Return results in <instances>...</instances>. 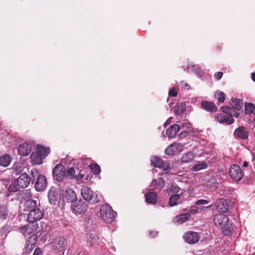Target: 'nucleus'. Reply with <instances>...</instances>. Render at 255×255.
Segmentation results:
<instances>
[{"label": "nucleus", "mask_w": 255, "mask_h": 255, "mask_svg": "<svg viewBox=\"0 0 255 255\" xmlns=\"http://www.w3.org/2000/svg\"><path fill=\"white\" fill-rule=\"evenodd\" d=\"M24 210L28 212L27 221L34 223L41 220L44 216V212L38 200L29 199L24 203Z\"/></svg>", "instance_id": "obj_1"}, {"label": "nucleus", "mask_w": 255, "mask_h": 255, "mask_svg": "<svg viewBox=\"0 0 255 255\" xmlns=\"http://www.w3.org/2000/svg\"><path fill=\"white\" fill-rule=\"evenodd\" d=\"M30 179L26 173H23L9 186L8 190L10 192H16L19 188L27 187L30 183Z\"/></svg>", "instance_id": "obj_2"}, {"label": "nucleus", "mask_w": 255, "mask_h": 255, "mask_svg": "<svg viewBox=\"0 0 255 255\" xmlns=\"http://www.w3.org/2000/svg\"><path fill=\"white\" fill-rule=\"evenodd\" d=\"M81 196L83 199L87 201H91L93 204H96L100 201L101 197L97 195L90 188L84 187L81 189Z\"/></svg>", "instance_id": "obj_3"}, {"label": "nucleus", "mask_w": 255, "mask_h": 255, "mask_svg": "<svg viewBox=\"0 0 255 255\" xmlns=\"http://www.w3.org/2000/svg\"><path fill=\"white\" fill-rule=\"evenodd\" d=\"M100 216L106 223H111L114 219V211L108 205H103L100 210Z\"/></svg>", "instance_id": "obj_4"}, {"label": "nucleus", "mask_w": 255, "mask_h": 255, "mask_svg": "<svg viewBox=\"0 0 255 255\" xmlns=\"http://www.w3.org/2000/svg\"><path fill=\"white\" fill-rule=\"evenodd\" d=\"M214 222L217 226H220L223 230L228 231L230 228L229 218L224 214H219L215 215Z\"/></svg>", "instance_id": "obj_5"}, {"label": "nucleus", "mask_w": 255, "mask_h": 255, "mask_svg": "<svg viewBox=\"0 0 255 255\" xmlns=\"http://www.w3.org/2000/svg\"><path fill=\"white\" fill-rule=\"evenodd\" d=\"M151 163L154 167L162 170L165 173H167L170 171V168L169 163L163 161L158 157L155 156L152 157L151 158Z\"/></svg>", "instance_id": "obj_6"}, {"label": "nucleus", "mask_w": 255, "mask_h": 255, "mask_svg": "<svg viewBox=\"0 0 255 255\" xmlns=\"http://www.w3.org/2000/svg\"><path fill=\"white\" fill-rule=\"evenodd\" d=\"M67 242L65 238L61 237H58L53 240L52 242V247L55 251L62 253L63 255L65 251Z\"/></svg>", "instance_id": "obj_7"}, {"label": "nucleus", "mask_w": 255, "mask_h": 255, "mask_svg": "<svg viewBox=\"0 0 255 255\" xmlns=\"http://www.w3.org/2000/svg\"><path fill=\"white\" fill-rule=\"evenodd\" d=\"M229 173L231 177L236 181L241 180L244 175L241 167L236 164H233L230 166Z\"/></svg>", "instance_id": "obj_8"}, {"label": "nucleus", "mask_w": 255, "mask_h": 255, "mask_svg": "<svg viewBox=\"0 0 255 255\" xmlns=\"http://www.w3.org/2000/svg\"><path fill=\"white\" fill-rule=\"evenodd\" d=\"M60 196L69 202L74 203L77 199L76 193L70 188H66L60 190Z\"/></svg>", "instance_id": "obj_9"}, {"label": "nucleus", "mask_w": 255, "mask_h": 255, "mask_svg": "<svg viewBox=\"0 0 255 255\" xmlns=\"http://www.w3.org/2000/svg\"><path fill=\"white\" fill-rule=\"evenodd\" d=\"M71 208L73 212L75 214H82L86 212L87 205L86 203L82 200L76 201L72 203Z\"/></svg>", "instance_id": "obj_10"}, {"label": "nucleus", "mask_w": 255, "mask_h": 255, "mask_svg": "<svg viewBox=\"0 0 255 255\" xmlns=\"http://www.w3.org/2000/svg\"><path fill=\"white\" fill-rule=\"evenodd\" d=\"M184 145L181 143H173L169 145L165 150V153L167 155L177 154L183 150Z\"/></svg>", "instance_id": "obj_11"}, {"label": "nucleus", "mask_w": 255, "mask_h": 255, "mask_svg": "<svg viewBox=\"0 0 255 255\" xmlns=\"http://www.w3.org/2000/svg\"><path fill=\"white\" fill-rule=\"evenodd\" d=\"M54 178L58 181H61L65 175V168L61 164H57L53 170Z\"/></svg>", "instance_id": "obj_12"}, {"label": "nucleus", "mask_w": 255, "mask_h": 255, "mask_svg": "<svg viewBox=\"0 0 255 255\" xmlns=\"http://www.w3.org/2000/svg\"><path fill=\"white\" fill-rule=\"evenodd\" d=\"M216 119L220 123L226 125H230L234 122L232 114L228 113L219 114L216 116Z\"/></svg>", "instance_id": "obj_13"}, {"label": "nucleus", "mask_w": 255, "mask_h": 255, "mask_svg": "<svg viewBox=\"0 0 255 255\" xmlns=\"http://www.w3.org/2000/svg\"><path fill=\"white\" fill-rule=\"evenodd\" d=\"M186 242L190 244H194L199 240V236L197 233L193 231L187 232L183 236Z\"/></svg>", "instance_id": "obj_14"}, {"label": "nucleus", "mask_w": 255, "mask_h": 255, "mask_svg": "<svg viewBox=\"0 0 255 255\" xmlns=\"http://www.w3.org/2000/svg\"><path fill=\"white\" fill-rule=\"evenodd\" d=\"M32 145L28 143H24L19 145L18 147V153L22 156H26L31 151Z\"/></svg>", "instance_id": "obj_15"}, {"label": "nucleus", "mask_w": 255, "mask_h": 255, "mask_svg": "<svg viewBox=\"0 0 255 255\" xmlns=\"http://www.w3.org/2000/svg\"><path fill=\"white\" fill-rule=\"evenodd\" d=\"M47 185L46 178L44 176L40 175L38 176L35 185V189L37 191H43Z\"/></svg>", "instance_id": "obj_16"}, {"label": "nucleus", "mask_w": 255, "mask_h": 255, "mask_svg": "<svg viewBox=\"0 0 255 255\" xmlns=\"http://www.w3.org/2000/svg\"><path fill=\"white\" fill-rule=\"evenodd\" d=\"M215 206L217 210L221 212L226 213L228 210L227 202L224 198L218 200L215 203Z\"/></svg>", "instance_id": "obj_17"}, {"label": "nucleus", "mask_w": 255, "mask_h": 255, "mask_svg": "<svg viewBox=\"0 0 255 255\" xmlns=\"http://www.w3.org/2000/svg\"><path fill=\"white\" fill-rule=\"evenodd\" d=\"M191 217V215L189 213L180 214L176 216L173 220L174 224L176 225L182 224L188 221Z\"/></svg>", "instance_id": "obj_18"}, {"label": "nucleus", "mask_w": 255, "mask_h": 255, "mask_svg": "<svg viewBox=\"0 0 255 255\" xmlns=\"http://www.w3.org/2000/svg\"><path fill=\"white\" fill-rule=\"evenodd\" d=\"M207 186L211 191H214L217 188L218 183L215 176H211L208 177Z\"/></svg>", "instance_id": "obj_19"}, {"label": "nucleus", "mask_w": 255, "mask_h": 255, "mask_svg": "<svg viewBox=\"0 0 255 255\" xmlns=\"http://www.w3.org/2000/svg\"><path fill=\"white\" fill-rule=\"evenodd\" d=\"M165 186L164 180L162 178H158L156 179H153L151 184V189H161Z\"/></svg>", "instance_id": "obj_20"}, {"label": "nucleus", "mask_w": 255, "mask_h": 255, "mask_svg": "<svg viewBox=\"0 0 255 255\" xmlns=\"http://www.w3.org/2000/svg\"><path fill=\"white\" fill-rule=\"evenodd\" d=\"M230 105L232 109L240 111L243 107V102L238 99L232 98L230 102Z\"/></svg>", "instance_id": "obj_21"}, {"label": "nucleus", "mask_w": 255, "mask_h": 255, "mask_svg": "<svg viewBox=\"0 0 255 255\" xmlns=\"http://www.w3.org/2000/svg\"><path fill=\"white\" fill-rule=\"evenodd\" d=\"M234 134L238 137L242 139H246L249 136L247 129L244 127H240L238 129H236Z\"/></svg>", "instance_id": "obj_22"}, {"label": "nucleus", "mask_w": 255, "mask_h": 255, "mask_svg": "<svg viewBox=\"0 0 255 255\" xmlns=\"http://www.w3.org/2000/svg\"><path fill=\"white\" fill-rule=\"evenodd\" d=\"M201 106L203 109L211 112H215L217 110V106L213 102L203 101L201 103Z\"/></svg>", "instance_id": "obj_23"}, {"label": "nucleus", "mask_w": 255, "mask_h": 255, "mask_svg": "<svg viewBox=\"0 0 255 255\" xmlns=\"http://www.w3.org/2000/svg\"><path fill=\"white\" fill-rule=\"evenodd\" d=\"M180 129V126L174 124L166 130V134L169 138H173Z\"/></svg>", "instance_id": "obj_24"}, {"label": "nucleus", "mask_w": 255, "mask_h": 255, "mask_svg": "<svg viewBox=\"0 0 255 255\" xmlns=\"http://www.w3.org/2000/svg\"><path fill=\"white\" fill-rule=\"evenodd\" d=\"M31 161L32 164L39 165L43 162V158L39 155L36 151L33 152L30 155Z\"/></svg>", "instance_id": "obj_25"}, {"label": "nucleus", "mask_w": 255, "mask_h": 255, "mask_svg": "<svg viewBox=\"0 0 255 255\" xmlns=\"http://www.w3.org/2000/svg\"><path fill=\"white\" fill-rule=\"evenodd\" d=\"M35 242L31 240L26 242L25 247L23 249V254L24 255H28L35 248Z\"/></svg>", "instance_id": "obj_26"}, {"label": "nucleus", "mask_w": 255, "mask_h": 255, "mask_svg": "<svg viewBox=\"0 0 255 255\" xmlns=\"http://www.w3.org/2000/svg\"><path fill=\"white\" fill-rule=\"evenodd\" d=\"M195 157V153L192 151H189L182 155L181 161L184 163H189L192 161Z\"/></svg>", "instance_id": "obj_27"}, {"label": "nucleus", "mask_w": 255, "mask_h": 255, "mask_svg": "<svg viewBox=\"0 0 255 255\" xmlns=\"http://www.w3.org/2000/svg\"><path fill=\"white\" fill-rule=\"evenodd\" d=\"M145 201L148 203L155 204L157 200V195L154 192H149L144 195Z\"/></svg>", "instance_id": "obj_28"}, {"label": "nucleus", "mask_w": 255, "mask_h": 255, "mask_svg": "<svg viewBox=\"0 0 255 255\" xmlns=\"http://www.w3.org/2000/svg\"><path fill=\"white\" fill-rule=\"evenodd\" d=\"M36 151L38 154L41 155L43 158H44L49 153L50 149L48 147H45L42 146L37 145Z\"/></svg>", "instance_id": "obj_29"}, {"label": "nucleus", "mask_w": 255, "mask_h": 255, "mask_svg": "<svg viewBox=\"0 0 255 255\" xmlns=\"http://www.w3.org/2000/svg\"><path fill=\"white\" fill-rule=\"evenodd\" d=\"M12 158L9 154H5L0 157V165L6 167L9 165Z\"/></svg>", "instance_id": "obj_30"}, {"label": "nucleus", "mask_w": 255, "mask_h": 255, "mask_svg": "<svg viewBox=\"0 0 255 255\" xmlns=\"http://www.w3.org/2000/svg\"><path fill=\"white\" fill-rule=\"evenodd\" d=\"M208 165L206 163L204 162H198L191 168V170L193 171H198L202 169L207 168Z\"/></svg>", "instance_id": "obj_31"}, {"label": "nucleus", "mask_w": 255, "mask_h": 255, "mask_svg": "<svg viewBox=\"0 0 255 255\" xmlns=\"http://www.w3.org/2000/svg\"><path fill=\"white\" fill-rule=\"evenodd\" d=\"M180 198V195L179 194H176L175 195H172L169 199V205L170 206H174L178 204V200Z\"/></svg>", "instance_id": "obj_32"}, {"label": "nucleus", "mask_w": 255, "mask_h": 255, "mask_svg": "<svg viewBox=\"0 0 255 255\" xmlns=\"http://www.w3.org/2000/svg\"><path fill=\"white\" fill-rule=\"evenodd\" d=\"M245 113L250 115L255 114V107L254 104L251 103H245Z\"/></svg>", "instance_id": "obj_33"}, {"label": "nucleus", "mask_w": 255, "mask_h": 255, "mask_svg": "<svg viewBox=\"0 0 255 255\" xmlns=\"http://www.w3.org/2000/svg\"><path fill=\"white\" fill-rule=\"evenodd\" d=\"M186 108V105L185 103H181L177 105L176 107L175 113L176 115L181 114Z\"/></svg>", "instance_id": "obj_34"}, {"label": "nucleus", "mask_w": 255, "mask_h": 255, "mask_svg": "<svg viewBox=\"0 0 255 255\" xmlns=\"http://www.w3.org/2000/svg\"><path fill=\"white\" fill-rule=\"evenodd\" d=\"M8 215L7 208L5 206H0V219H5Z\"/></svg>", "instance_id": "obj_35"}, {"label": "nucleus", "mask_w": 255, "mask_h": 255, "mask_svg": "<svg viewBox=\"0 0 255 255\" xmlns=\"http://www.w3.org/2000/svg\"><path fill=\"white\" fill-rule=\"evenodd\" d=\"M215 96L220 103H223L226 98L225 94L222 91H217L215 94Z\"/></svg>", "instance_id": "obj_36"}, {"label": "nucleus", "mask_w": 255, "mask_h": 255, "mask_svg": "<svg viewBox=\"0 0 255 255\" xmlns=\"http://www.w3.org/2000/svg\"><path fill=\"white\" fill-rule=\"evenodd\" d=\"M75 171L73 167H70L65 171V177L70 179H73L75 177Z\"/></svg>", "instance_id": "obj_37"}, {"label": "nucleus", "mask_w": 255, "mask_h": 255, "mask_svg": "<svg viewBox=\"0 0 255 255\" xmlns=\"http://www.w3.org/2000/svg\"><path fill=\"white\" fill-rule=\"evenodd\" d=\"M90 169L95 174H98L101 172L100 167L98 164L91 165Z\"/></svg>", "instance_id": "obj_38"}, {"label": "nucleus", "mask_w": 255, "mask_h": 255, "mask_svg": "<svg viewBox=\"0 0 255 255\" xmlns=\"http://www.w3.org/2000/svg\"><path fill=\"white\" fill-rule=\"evenodd\" d=\"M85 170H81L80 171L79 174L75 176V177L77 179V180L82 181V179L85 176Z\"/></svg>", "instance_id": "obj_39"}, {"label": "nucleus", "mask_w": 255, "mask_h": 255, "mask_svg": "<svg viewBox=\"0 0 255 255\" xmlns=\"http://www.w3.org/2000/svg\"><path fill=\"white\" fill-rule=\"evenodd\" d=\"M209 203V201L205 199H199L196 201L195 204L197 205H206Z\"/></svg>", "instance_id": "obj_40"}, {"label": "nucleus", "mask_w": 255, "mask_h": 255, "mask_svg": "<svg viewBox=\"0 0 255 255\" xmlns=\"http://www.w3.org/2000/svg\"><path fill=\"white\" fill-rule=\"evenodd\" d=\"M180 189V188L176 185H172L170 188V191L176 193H179Z\"/></svg>", "instance_id": "obj_41"}, {"label": "nucleus", "mask_w": 255, "mask_h": 255, "mask_svg": "<svg viewBox=\"0 0 255 255\" xmlns=\"http://www.w3.org/2000/svg\"><path fill=\"white\" fill-rule=\"evenodd\" d=\"M169 95L171 97H175L177 95V90L175 88H172L169 91Z\"/></svg>", "instance_id": "obj_42"}, {"label": "nucleus", "mask_w": 255, "mask_h": 255, "mask_svg": "<svg viewBox=\"0 0 255 255\" xmlns=\"http://www.w3.org/2000/svg\"><path fill=\"white\" fill-rule=\"evenodd\" d=\"M87 237H89V238L91 239L90 244L91 245H94L96 243V240L95 238V236L93 234H88Z\"/></svg>", "instance_id": "obj_43"}, {"label": "nucleus", "mask_w": 255, "mask_h": 255, "mask_svg": "<svg viewBox=\"0 0 255 255\" xmlns=\"http://www.w3.org/2000/svg\"><path fill=\"white\" fill-rule=\"evenodd\" d=\"M188 135V132L186 130H183V131H182L179 134V137L180 138H182L186 137Z\"/></svg>", "instance_id": "obj_44"}, {"label": "nucleus", "mask_w": 255, "mask_h": 255, "mask_svg": "<svg viewBox=\"0 0 255 255\" xmlns=\"http://www.w3.org/2000/svg\"><path fill=\"white\" fill-rule=\"evenodd\" d=\"M33 255H43V252L40 248H36L34 250Z\"/></svg>", "instance_id": "obj_45"}, {"label": "nucleus", "mask_w": 255, "mask_h": 255, "mask_svg": "<svg viewBox=\"0 0 255 255\" xmlns=\"http://www.w3.org/2000/svg\"><path fill=\"white\" fill-rule=\"evenodd\" d=\"M181 86L182 88H183V89H184L186 90H189L190 89L189 85L187 83H186L183 81H182L181 82Z\"/></svg>", "instance_id": "obj_46"}, {"label": "nucleus", "mask_w": 255, "mask_h": 255, "mask_svg": "<svg viewBox=\"0 0 255 255\" xmlns=\"http://www.w3.org/2000/svg\"><path fill=\"white\" fill-rule=\"evenodd\" d=\"M223 75V74L222 72H218L215 74L214 76L217 80H219L221 79Z\"/></svg>", "instance_id": "obj_47"}, {"label": "nucleus", "mask_w": 255, "mask_h": 255, "mask_svg": "<svg viewBox=\"0 0 255 255\" xmlns=\"http://www.w3.org/2000/svg\"><path fill=\"white\" fill-rule=\"evenodd\" d=\"M198 212V209L197 207H195L194 208H192L188 212L190 214H195Z\"/></svg>", "instance_id": "obj_48"}, {"label": "nucleus", "mask_w": 255, "mask_h": 255, "mask_svg": "<svg viewBox=\"0 0 255 255\" xmlns=\"http://www.w3.org/2000/svg\"><path fill=\"white\" fill-rule=\"evenodd\" d=\"M181 127L183 128L185 127L186 128H190V124L187 121H184L181 124Z\"/></svg>", "instance_id": "obj_49"}, {"label": "nucleus", "mask_w": 255, "mask_h": 255, "mask_svg": "<svg viewBox=\"0 0 255 255\" xmlns=\"http://www.w3.org/2000/svg\"><path fill=\"white\" fill-rule=\"evenodd\" d=\"M221 110L223 112V113H229V108L227 107H222L221 108Z\"/></svg>", "instance_id": "obj_50"}, {"label": "nucleus", "mask_w": 255, "mask_h": 255, "mask_svg": "<svg viewBox=\"0 0 255 255\" xmlns=\"http://www.w3.org/2000/svg\"><path fill=\"white\" fill-rule=\"evenodd\" d=\"M157 234H158V232H150V234L152 236V237L156 236Z\"/></svg>", "instance_id": "obj_51"}, {"label": "nucleus", "mask_w": 255, "mask_h": 255, "mask_svg": "<svg viewBox=\"0 0 255 255\" xmlns=\"http://www.w3.org/2000/svg\"><path fill=\"white\" fill-rule=\"evenodd\" d=\"M252 79L254 82H255V72L252 74Z\"/></svg>", "instance_id": "obj_52"}, {"label": "nucleus", "mask_w": 255, "mask_h": 255, "mask_svg": "<svg viewBox=\"0 0 255 255\" xmlns=\"http://www.w3.org/2000/svg\"><path fill=\"white\" fill-rule=\"evenodd\" d=\"M242 166L243 167H247L248 166V162L245 161Z\"/></svg>", "instance_id": "obj_53"}, {"label": "nucleus", "mask_w": 255, "mask_h": 255, "mask_svg": "<svg viewBox=\"0 0 255 255\" xmlns=\"http://www.w3.org/2000/svg\"><path fill=\"white\" fill-rule=\"evenodd\" d=\"M210 206L205 207H202V208H200V210H201V211H204L206 210L207 208H210Z\"/></svg>", "instance_id": "obj_54"}, {"label": "nucleus", "mask_w": 255, "mask_h": 255, "mask_svg": "<svg viewBox=\"0 0 255 255\" xmlns=\"http://www.w3.org/2000/svg\"><path fill=\"white\" fill-rule=\"evenodd\" d=\"M239 115L240 114L239 113H235L234 114V116L236 117V118H238L239 116Z\"/></svg>", "instance_id": "obj_55"}, {"label": "nucleus", "mask_w": 255, "mask_h": 255, "mask_svg": "<svg viewBox=\"0 0 255 255\" xmlns=\"http://www.w3.org/2000/svg\"><path fill=\"white\" fill-rule=\"evenodd\" d=\"M169 123V120H168L164 124V126H166V125H168Z\"/></svg>", "instance_id": "obj_56"}]
</instances>
